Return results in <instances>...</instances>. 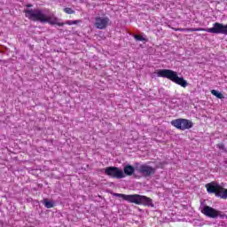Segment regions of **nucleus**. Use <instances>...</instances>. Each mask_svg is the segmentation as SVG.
<instances>
[{"mask_svg":"<svg viewBox=\"0 0 227 227\" xmlns=\"http://www.w3.org/2000/svg\"><path fill=\"white\" fill-rule=\"evenodd\" d=\"M114 196L115 198H122V200H124V201H128V203H134L135 205H143L144 207H155V205H153V200L151 198L146 197L145 195H127L123 193H114Z\"/></svg>","mask_w":227,"mask_h":227,"instance_id":"1","label":"nucleus"},{"mask_svg":"<svg viewBox=\"0 0 227 227\" xmlns=\"http://www.w3.org/2000/svg\"><path fill=\"white\" fill-rule=\"evenodd\" d=\"M157 76L169 79V81L182 86V88H187V86H189V83L184 77H178V74L171 69H160L157 72Z\"/></svg>","mask_w":227,"mask_h":227,"instance_id":"2","label":"nucleus"},{"mask_svg":"<svg viewBox=\"0 0 227 227\" xmlns=\"http://www.w3.org/2000/svg\"><path fill=\"white\" fill-rule=\"evenodd\" d=\"M25 16L27 19H29V20H33L34 22H42L43 24V21H45V13L42 9H30V10H25Z\"/></svg>","mask_w":227,"mask_h":227,"instance_id":"3","label":"nucleus"},{"mask_svg":"<svg viewBox=\"0 0 227 227\" xmlns=\"http://www.w3.org/2000/svg\"><path fill=\"white\" fill-rule=\"evenodd\" d=\"M200 31H206V33H212L213 35H227V24L224 25L219 22H215L213 24V27H200Z\"/></svg>","mask_w":227,"mask_h":227,"instance_id":"4","label":"nucleus"},{"mask_svg":"<svg viewBox=\"0 0 227 227\" xmlns=\"http://www.w3.org/2000/svg\"><path fill=\"white\" fill-rule=\"evenodd\" d=\"M171 125L179 130H189V129H192L194 123H192V121L180 118L171 121Z\"/></svg>","mask_w":227,"mask_h":227,"instance_id":"5","label":"nucleus"},{"mask_svg":"<svg viewBox=\"0 0 227 227\" xmlns=\"http://www.w3.org/2000/svg\"><path fill=\"white\" fill-rule=\"evenodd\" d=\"M201 212L204 215H207V217H211V219H217V217L224 219V217H226V215L223 214L221 211H217V209L210 206H203Z\"/></svg>","mask_w":227,"mask_h":227,"instance_id":"6","label":"nucleus"},{"mask_svg":"<svg viewBox=\"0 0 227 227\" xmlns=\"http://www.w3.org/2000/svg\"><path fill=\"white\" fill-rule=\"evenodd\" d=\"M104 173L106 176H110V178H117V180L125 178L123 170L120 169L118 167H106L104 168Z\"/></svg>","mask_w":227,"mask_h":227,"instance_id":"7","label":"nucleus"},{"mask_svg":"<svg viewBox=\"0 0 227 227\" xmlns=\"http://www.w3.org/2000/svg\"><path fill=\"white\" fill-rule=\"evenodd\" d=\"M136 171L146 178L148 176H152V175H154L157 171V168L146 164L141 165L139 163H136Z\"/></svg>","mask_w":227,"mask_h":227,"instance_id":"8","label":"nucleus"},{"mask_svg":"<svg viewBox=\"0 0 227 227\" xmlns=\"http://www.w3.org/2000/svg\"><path fill=\"white\" fill-rule=\"evenodd\" d=\"M205 187L208 194H215V196H217V192H221L223 186L219 185L216 182H211L207 184Z\"/></svg>","mask_w":227,"mask_h":227,"instance_id":"9","label":"nucleus"},{"mask_svg":"<svg viewBox=\"0 0 227 227\" xmlns=\"http://www.w3.org/2000/svg\"><path fill=\"white\" fill-rule=\"evenodd\" d=\"M59 20L56 16H54L52 13L51 14H45L44 15V21H43V24H45L47 22L48 24H51V26H65V23H59Z\"/></svg>","mask_w":227,"mask_h":227,"instance_id":"10","label":"nucleus"},{"mask_svg":"<svg viewBox=\"0 0 227 227\" xmlns=\"http://www.w3.org/2000/svg\"><path fill=\"white\" fill-rule=\"evenodd\" d=\"M95 20V27H97V29H106L110 21L107 17H96Z\"/></svg>","mask_w":227,"mask_h":227,"instance_id":"11","label":"nucleus"},{"mask_svg":"<svg viewBox=\"0 0 227 227\" xmlns=\"http://www.w3.org/2000/svg\"><path fill=\"white\" fill-rule=\"evenodd\" d=\"M134 173H136V167L134 168L133 166L131 165H126L124 167V172L123 174L126 176H132V175H134Z\"/></svg>","mask_w":227,"mask_h":227,"instance_id":"12","label":"nucleus"},{"mask_svg":"<svg viewBox=\"0 0 227 227\" xmlns=\"http://www.w3.org/2000/svg\"><path fill=\"white\" fill-rule=\"evenodd\" d=\"M216 198H222V200H227V189L223 188L216 193Z\"/></svg>","mask_w":227,"mask_h":227,"instance_id":"13","label":"nucleus"},{"mask_svg":"<svg viewBox=\"0 0 227 227\" xmlns=\"http://www.w3.org/2000/svg\"><path fill=\"white\" fill-rule=\"evenodd\" d=\"M176 31H186V32L194 33V31H201V27H198V28H176Z\"/></svg>","mask_w":227,"mask_h":227,"instance_id":"14","label":"nucleus"},{"mask_svg":"<svg viewBox=\"0 0 227 227\" xmlns=\"http://www.w3.org/2000/svg\"><path fill=\"white\" fill-rule=\"evenodd\" d=\"M43 205L46 208H53L54 207V202L49 201V200H47V199L43 200Z\"/></svg>","mask_w":227,"mask_h":227,"instance_id":"15","label":"nucleus"},{"mask_svg":"<svg viewBox=\"0 0 227 227\" xmlns=\"http://www.w3.org/2000/svg\"><path fill=\"white\" fill-rule=\"evenodd\" d=\"M212 95H214L215 97H216V98H220L223 99L224 98V96L223 95V93L215 90H211Z\"/></svg>","mask_w":227,"mask_h":227,"instance_id":"16","label":"nucleus"},{"mask_svg":"<svg viewBox=\"0 0 227 227\" xmlns=\"http://www.w3.org/2000/svg\"><path fill=\"white\" fill-rule=\"evenodd\" d=\"M134 38H135V40H137V42H145L146 41V38H145L139 35H135Z\"/></svg>","mask_w":227,"mask_h":227,"instance_id":"17","label":"nucleus"},{"mask_svg":"<svg viewBox=\"0 0 227 227\" xmlns=\"http://www.w3.org/2000/svg\"><path fill=\"white\" fill-rule=\"evenodd\" d=\"M64 12L66 13H68L69 15H72L73 13H75V11L73 10L72 8L67 7L64 9Z\"/></svg>","mask_w":227,"mask_h":227,"instance_id":"18","label":"nucleus"},{"mask_svg":"<svg viewBox=\"0 0 227 227\" xmlns=\"http://www.w3.org/2000/svg\"><path fill=\"white\" fill-rule=\"evenodd\" d=\"M66 24L68 26H74V24H79V20H67Z\"/></svg>","mask_w":227,"mask_h":227,"instance_id":"19","label":"nucleus"},{"mask_svg":"<svg viewBox=\"0 0 227 227\" xmlns=\"http://www.w3.org/2000/svg\"><path fill=\"white\" fill-rule=\"evenodd\" d=\"M217 147L219 150H223V152H226V147L224 146V144H218Z\"/></svg>","mask_w":227,"mask_h":227,"instance_id":"20","label":"nucleus"},{"mask_svg":"<svg viewBox=\"0 0 227 227\" xmlns=\"http://www.w3.org/2000/svg\"><path fill=\"white\" fill-rule=\"evenodd\" d=\"M27 6H28V8L31 7V4H28Z\"/></svg>","mask_w":227,"mask_h":227,"instance_id":"21","label":"nucleus"}]
</instances>
